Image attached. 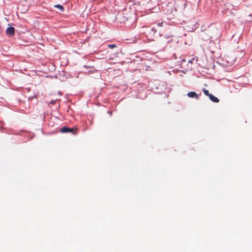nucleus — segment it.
<instances>
[{
	"label": "nucleus",
	"instance_id": "1",
	"mask_svg": "<svg viewBox=\"0 0 252 252\" xmlns=\"http://www.w3.org/2000/svg\"><path fill=\"white\" fill-rule=\"evenodd\" d=\"M217 31L216 27H208L205 29L201 30L200 36L203 40L208 41L217 35Z\"/></svg>",
	"mask_w": 252,
	"mask_h": 252
},
{
	"label": "nucleus",
	"instance_id": "2",
	"mask_svg": "<svg viewBox=\"0 0 252 252\" xmlns=\"http://www.w3.org/2000/svg\"><path fill=\"white\" fill-rule=\"evenodd\" d=\"M60 131L62 133H67V132H71L73 134H75L76 133L77 131V128H69L67 127H63L61 128Z\"/></svg>",
	"mask_w": 252,
	"mask_h": 252
},
{
	"label": "nucleus",
	"instance_id": "3",
	"mask_svg": "<svg viewBox=\"0 0 252 252\" xmlns=\"http://www.w3.org/2000/svg\"><path fill=\"white\" fill-rule=\"evenodd\" d=\"M15 29L13 27H8L6 30V33L7 34L12 36L14 34Z\"/></svg>",
	"mask_w": 252,
	"mask_h": 252
},
{
	"label": "nucleus",
	"instance_id": "4",
	"mask_svg": "<svg viewBox=\"0 0 252 252\" xmlns=\"http://www.w3.org/2000/svg\"><path fill=\"white\" fill-rule=\"evenodd\" d=\"M187 95L190 98H195L196 99H199L198 95L195 92H190L188 93Z\"/></svg>",
	"mask_w": 252,
	"mask_h": 252
},
{
	"label": "nucleus",
	"instance_id": "5",
	"mask_svg": "<svg viewBox=\"0 0 252 252\" xmlns=\"http://www.w3.org/2000/svg\"><path fill=\"white\" fill-rule=\"evenodd\" d=\"M209 97L210 99L214 102L218 103L219 102V99L212 94L209 95Z\"/></svg>",
	"mask_w": 252,
	"mask_h": 252
},
{
	"label": "nucleus",
	"instance_id": "6",
	"mask_svg": "<svg viewBox=\"0 0 252 252\" xmlns=\"http://www.w3.org/2000/svg\"><path fill=\"white\" fill-rule=\"evenodd\" d=\"M54 7H56V8H58L62 12L63 11V10H64L63 7L62 5L57 4V5H54Z\"/></svg>",
	"mask_w": 252,
	"mask_h": 252
},
{
	"label": "nucleus",
	"instance_id": "7",
	"mask_svg": "<svg viewBox=\"0 0 252 252\" xmlns=\"http://www.w3.org/2000/svg\"><path fill=\"white\" fill-rule=\"evenodd\" d=\"M203 93H204V94L207 95V96H209V95H210L211 94L209 93V91L208 90H207L205 89H204L203 90Z\"/></svg>",
	"mask_w": 252,
	"mask_h": 252
},
{
	"label": "nucleus",
	"instance_id": "8",
	"mask_svg": "<svg viewBox=\"0 0 252 252\" xmlns=\"http://www.w3.org/2000/svg\"><path fill=\"white\" fill-rule=\"evenodd\" d=\"M108 47L111 49H113V48L116 47V45L114 44H109V45H108Z\"/></svg>",
	"mask_w": 252,
	"mask_h": 252
},
{
	"label": "nucleus",
	"instance_id": "9",
	"mask_svg": "<svg viewBox=\"0 0 252 252\" xmlns=\"http://www.w3.org/2000/svg\"><path fill=\"white\" fill-rule=\"evenodd\" d=\"M172 40H173V39H172V38H171L170 40H169L168 41V43H169L170 42H171Z\"/></svg>",
	"mask_w": 252,
	"mask_h": 252
}]
</instances>
